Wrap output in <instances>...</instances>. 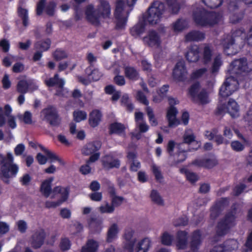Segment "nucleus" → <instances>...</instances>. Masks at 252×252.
<instances>
[{
	"label": "nucleus",
	"mask_w": 252,
	"mask_h": 252,
	"mask_svg": "<svg viewBox=\"0 0 252 252\" xmlns=\"http://www.w3.org/2000/svg\"><path fill=\"white\" fill-rule=\"evenodd\" d=\"M110 14V6L105 0H99L95 6L92 4L89 5L86 10V15L88 20L95 24L99 23L101 18H108Z\"/></svg>",
	"instance_id": "obj_1"
},
{
	"label": "nucleus",
	"mask_w": 252,
	"mask_h": 252,
	"mask_svg": "<svg viewBox=\"0 0 252 252\" xmlns=\"http://www.w3.org/2000/svg\"><path fill=\"white\" fill-rule=\"evenodd\" d=\"M0 177L5 183H8V179L15 177L19 171L17 164L14 163V157L11 152H8L5 156L0 155Z\"/></svg>",
	"instance_id": "obj_2"
},
{
	"label": "nucleus",
	"mask_w": 252,
	"mask_h": 252,
	"mask_svg": "<svg viewBox=\"0 0 252 252\" xmlns=\"http://www.w3.org/2000/svg\"><path fill=\"white\" fill-rule=\"evenodd\" d=\"M127 5H125L124 0H117L116 3L115 16L117 19L116 27L123 28L126 25L127 17L131 10V6H133L137 0H126Z\"/></svg>",
	"instance_id": "obj_3"
},
{
	"label": "nucleus",
	"mask_w": 252,
	"mask_h": 252,
	"mask_svg": "<svg viewBox=\"0 0 252 252\" xmlns=\"http://www.w3.org/2000/svg\"><path fill=\"white\" fill-rule=\"evenodd\" d=\"M220 14L214 12H207L204 9L199 8L193 13V18L195 22L202 26H212L221 19Z\"/></svg>",
	"instance_id": "obj_4"
},
{
	"label": "nucleus",
	"mask_w": 252,
	"mask_h": 252,
	"mask_svg": "<svg viewBox=\"0 0 252 252\" xmlns=\"http://www.w3.org/2000/svg\"><path fill=\"white\" fill-rule=\"evenodd\" d=\"M164 10V6L162 2L155 1L145 15V22L151 25L158 24L160 21Z\"/></svg>",
	"instance_id": "obj_5"
},
{
	"label": "nucleus",
	"mask_w": 252,
	"mask_h": 252,
	"mask_svg": "<svg viewBox=\"0 0 252 252\" xmlns=\"http://www.w3.org/2000/svg\"><path fill=\"white\" fill-rule=\"evenodd\" d=\"M238 86L237 80L234 77L231 76L227 78L220 88V96L222 97H228L238 89Z\"/></svg>",
	"instance_id": "obj_6"
},
{
	"label": "nucleus",
	"mask_w": 252,
	"mask_h": 252,
	"mask_svg": "<svg viewBox=\"0 0 252 252\" xmlns=\"http://www.w3.org/2000/svg\"><path fill=\"white\" fill-rule=\"evenodd\" d=\"M44 82L48 87L57 86V95L62 96H67L68 95V90L63 87L65 83L64 80L59 78L58 74H55L53 78L45 80Z\"/></svg>",
	"instance_id": "obj_7"
},
{
	"label": "nucleus",
	"mask_w": 252,
	"mask_h": 252,
	"mask_svg": "<svg viewBox=\"0 0 252 252\" xmlns=\"http://www.w3.org/2000/svg\"><path fill=\"white\" fill-rule=\"evenodd\" d=\"M252 70V67L250 66V64L248 65L246 60L241 59L234 61L230 65L228 71L230 74H234Z\"/></svg>",
	"instance_id": "obj_8"
},
{
	"label": "nucleus",
	"mask_w": 252,
	"mask_h": 252,
	"mask_svg": "<svg viewBox=\"0 0 252 252\" xmlns=\"http://www.w3.org/2000/svg\"><path fill=\"white\" fill-rule=\"evenodd\" d=\"M41 117L52 126H57L60 122L56 109L52 107L43 109L41 112Z\"/></svg>",
	"instance_id": "obj_9"
},
{
	"label": "nucleus",
	"mask_w": 252,
	"mask_h": 252,
	"mask_svg": "<svg viewBox=\"0 0 252 252\" xmlns=\"http://www.w3.org/2000/svg\"><path fill=\"white\" fill-rule=\"evenodd\" d=\"M235 224V217L232 213L227 214L218 224L217 233L220 235L225 234Z\"/></svg>",
	"instance_id": "obj_10"
},
{
	"label": "nucleus",
	"mask_w": 252,
	"mask_h": 252,
	"mask_svg": "<svg viewBox=\"0 0 252 252\" xmlns=\"http://www.w3.org/2000/svg\"><path fill=\"white\" fill-rule=\"evenodd\" d=\"M134 231L128 228L126 230L124 234V248L128 252H134L136 238L134 236Z\"/></svg>",
	"instance_id": "obj_11"
},
{
	"label": "nucleus",
	"mask_w": 252,
	"mask_h": 252,
	"mask_svg": "<svg viewBox=\"0 0 252 252\" xmlns=\"http://www.w3.org/2000/svg\"><path fill=\"white\" fill-rule=\"evenodd\" d=\"M69 189L68 187L57 186L52 190L51 198H56L59 203H63L68 199Z\"/></svg>",
	"instance_id": "obj_12"
},
{
	"label": "nucleus",
	"mask_w": 252,
	"mask_h": 252,
	"mask_svg": "<svg viewBox=\"0 0 252 252\" xmlns=\"http://www.w3.org/2000/svg\"><path fill=\"white\" fill-rule=\"evenodd\" d=\"M86 74L88 79L84 78L82 76L78 77V80L84 84H88L90 81H97L102 75V74L97 68H94L93 66H90L85 70Z\"/></svg>",
	"instance_id": "obj_13"
},
{
	"label": "nucleus",
	"mask_w": 252,
	"mask_h": 252,
	"mask_svg": "<svg viewBox=\"0 0 252 252\" xmlns=\"http://www.w3.org/2000/svg\"><path fill=\"white\" fill-rule=\"evenodd\" d=\"M143 40L145 44L152 47H158L161 43L159 34L155 31H150Z\"/></svg>",
	"instance_id": "obj_14"
},
{
	"label": "nucleus",
	"mask_w": 252,
	"mask_h": 252,
	"mask_svg": "<svg viewBox=\"0 0 252 252\" xmlns=\"http://www.w3.org/2000/svg\"><path fill=\"white\" fill-rule=\"evenodd\" d=\"M175 79L177 81H183L187 77V71L185 67V63L183 61L178 62L173 72Z\"/></svg>",
	"instance_id": "obj_15"
},
{
	"label": "nucleus",
	"mask_w": 252,
	"mask_h": 252,
	"mask_svg": "<svg viewBox=\"0 0 252 252\" xmlns=\"http://www.w3.org/2000/svg\"><path fill=\"white\" fill-rule=\"evenodd\" d=\"M45 238V233L43 230H36L31 237L30 243L32 246L35 249L40 248L43 244Z\"/></svg>",
	"instance_id": "obj_16"
},
{
	"label": "nucleus",
	"mask_w": 252,
	"mask_h": 252,
	"mask_svg": "<svg viewBox=\"0 0 252 252\" xmlns=\"http://www.w3.org/2000/svg\"><path fill=\"white\" fill-rule=\"evenodd\" d=\"M178 111L174 107H170L167 111L166 117L169 127H174L180 124V122L176 118Z\"/></svg>",
	"instance_id": "obj_17"
},
{
	"label": "nucleus",
	"mask_w": 252,
	"mask_h": 252,
	"mask_svg": "<svg viewBox=\"0 0 252 252\" xmlns=\"http://www.w3.org/2000/svg\"><path fill=\"white\" fill-rule=\"evenodd\" d=\"M135 121L136 128H138L142 132H146L149 128V126L144 120V115L142 112L135 113Z\"/></svg>",
	"instance_id": "obj_18"
},
{
	"label": "nucleus",
	"mask_w": 252,
	"mask_h": 252,
	"mask_svg": "<svg viewBox=\"0 0 252 252\" xmlns=\"http://www.w3.org/2000/svg\"><path fill=\"white\" fill-rule=\"evenodd\" d=\"M224 52L227 55H233L237 53L236 45L234 44L233 39L230 36H228L222 41Z\"/></svg>",
	"instance_id": "obj_19"
},
{
	"label": "nucleus",
	"mask_w": 252,
	"mask_h": 252,
	"mask_svg": "<svg viewBox=\"0 0 252 252\" xmlns=\"http://www.w3.org/2000/svg\"><path fill=\"white\" fill-rule=\"evenodd\" d=\"M152 245V241L150 238H144L135 244L134 250L136 252H148Z\"/></svg>",
	"instance_id": "obj_20"
},
{
	"label": "nucleus",
	"mask_w": 252,
	"mask_h": 252,
	"mask_svg": "<svg viewBox=\"0 0 252 252\" xmlns=\"http://www.w3.org/2000/svg\"><path fill=\"white\" fill-rule=\"evenodd\" d=\"M199 53L198 47L196 45H193L189 48L186 54V58L189 62L195 63L198 61L199 59Z\"/></svg>",
	"instance_id": "obj_21"
},
{
	"label": "nucleus",
	"mask_w": 252,
	"mask_h": 252,
	"mask_svg": "<svg viewBox=\"0 0 252 252\" xmlns=\"http://www.w3.org/2000/svg\"><path fill=\"white\" fill-rule=\"evenodd\" d=\"M100 146V143L98 141L89 142L84 146L82 152L85 155H91L97 151Z\"/></svg>",
	"instance_id": "obj_22"
},
{
	"label": "nucleus",
	"mask_w": 252,
	"mask_h": 252,
	"mask_svg": "<svg viewBox=\"0 0 252 252\" xmlns=\"http://www.w3.org/2000/svg\"><path fill=\"white\" fill-rule=\"evenodd\" d=\"M188 244V233L185 231H178L176 235V246L179 249H184Z\"/></svg>",
	"instance_id": "obj_23"
},
{
	"label": "nucleus",
	"mask_w": 252,
	"mask_h": 252,
	"mask_svg": "<svg viewBox=\"0 0 252 252\" xmlns=\"http://www.w3.org/2000/svg\"><path fill=\"white\" fill-rule=\"evenodd\" d=\"M102 118V114L98 110H93L89 115V123L91 126L95 127L100 123Z\"/></svg>",
	"instance_id": "obj_24"
},
{
	"label": "nucleus",
	"mask_w": 252,
	"mask_h": 252,
	"mask_svg": "<svg viewBox=\"0 0 252 252\" xmlns=\"http://www.w3.org/2000/svg\"><path fill=\"white\" fill-rule=\"evenodd\" d=\"M102 164L106 169L114 167H118L120 166V161L110 156H106L102 158Z\"/></svg>",
	"instance_id": "obj_25"
},
{
	"label": "nucleus",
	"mask_w": 252,
	"mask_h": 252,
	"mask_svg": "<svg viewBox=\"0 0 252 252\" xmlns=\"http://www.w3.org/2000/svg\"><path fill=\"white\" fill-rule=\"evenodd\" d=\"M226 109L227 112L233 118H236L239 116V109L237 102L233 100L230 99L228 101Z\"/></svg>",
	"instance_id": "obj_26"
},
{
	"label": "nucleus",
	"mask_w": 252,
	"mask_h": 252,
	"mask_svg": "<svg viewBox=\"0 0 252 252\" xmlns=\"http://www.w3.org/2000/svg\"><path fill=\"white\" fill-rule=\"evenodd\" d=\"M53 180L54 178L53 177L50 178L43 182L41 185L40 191L46 197H48L50 195L52 197L51 185Z\"/></svg>",
	"instance_id": "obj_27"
},
{
	"label": "nucleus",
	"mask_w": 252,
	"mask_h": 252,
	"mask_svg": "<svg viewBox=\"0 0 252 252\" xmlns=\"http://www.w3.org/2000/svg\"><path fill=\"white\" fill-rule=\"evenodd\" d=\"M119 231V228L118 224L116 223L112 224L108 228L106 241L109 243L112 242L117 237V235Z\"/></svg>",
	"instance_id": "obj_28"
},
{
	"label": "nucleus",
	"mask_w": 252,
	"mask_h": 252,
	"mask_svg": "<svg viewBox=\"0 0 252 252\" xmlns=\"http://www.w3.org/2000/svg\"><path fill=\"white\" fill-rule=\"evenodd\" d=\"M204 38L205 35L203 32L196 31L189 32L185 36V40L187 41H199Z\"/></svg>",
	"instance_id": "obj_29"
},
{
	"label": "nucleus",
	"mask_w": 252,
	"mask_h": 252,
	"mask_svg": "<svg viewBox=\"0 0 252 252\" xmlns=\"http://www.w3.org/2000/svg\"><path fill=\"white\" fill-rule=\"evenodd\" d=\"M201 55L203 63L205 64L209 63L213 56L212 48L208 45H205L202 50Z\"/></svg>",
	"instance_id": "obj_30"
},
{
	"label": "nucleus",
	"mask_w": 252,
	"mask_h": 252,
	"mask_svg": "<svg viewBox=\"0 0 252 252\" xmlns=\"http://www.w3.org/2000/svg\"><path fill=\"white\" fill-rule=\"evenodd\" d=\"M98 247V242L93 239H89L82 247L81 252H96Z\"/></svg>",
	"instance_id": "obj_31"
},
{
	"label": "nucleus",
	"mask_w": 252,
	"mask_h": 252,
	"mask_svg": "<svg viewBox=\"0 0 252 252\" xmlns=\"http://www.w3.org/2000/svg\"><path fill=\"white\" fill-rule=\"evenodd\" d=\"M41 149L44 152L47 158L50 160L51 162L58 161L60 165H64V162L55 153L52 152L43 146H41Z\"/></svg>",
	"instance_id": "obj_32"
},
{
	"label": "nucleus",
	"mask_w": 252,
	"mask_h": 252,
	"mask_svg": "<svg viewBox=\"0 0 252 252\" xmlns=\"http://www.w3.org/2000/svg\"><path fill=\"white\" fill-rule=\"evenodd\" d=\"M126 128V127L123 124L119 123H115L110 125V132L111 133L125 135Z\"/></svg>",
	"instance_id": "obj_33"
},
{
	"label": "nucleus",
	"mask_w": 252,
	"mask_h": 252,
	"mask_svg": "<svg viewBox=\"0 0 252 252\" xmlns=\"http://www.w3.org/2000/svg\"><path fill=\"white\" fill-rule=\"evenodd\" d=\"M201 235L199 231H195L192 235L191 248L193 251L197 249L201 242Z\"/></svg>",
	"instance_id": "obj_34"
},
{
	"label": "nucleus",
	"mask_w": 252,
	"mask_h": 252,
	"mask_svg": "<svg viewBox=\"0 0 252 252\" xmlns=\"http://www.w3.org/2000/svg\"><path fill=\"white\" fill-rule=\"evenodd\" d=\"M126 76L132 80H136L139 77L138 72L133 67L127 66L125 69Z\"/></svg>",
	"instance_id": "obj_35"
},
{
	"label": "nucleus",
	"mask_w": 252,
	"mask_h": 252,
	"mask_svg": "<svg viewBox=\"0 0 252 252\" xmlns=\"http://www.w3.org/2000/svg\"><path fill=\"white\" fill-rule=\"evenodd\" d=\"M182 147H184V143L177 144L173 140H170L168 142L167 147V151L169 154L173 155L174 151L177 150V152L182 149Z\"/></svg>",
	"instance_id": "obj_36"
},
{
	"label": "nucleus",
	"mask_w": 252,
	"mask_h": 252,
	"mask_svg": "<svg viewBox=\"0 0 252 252\" xmlns=\"http://www.w3.org/2000/svg\"><path fill=\"white\" fill-rule=\"evenodd\" d=\"M222 64L221 58L220 55H217L214 58L212 67L211 68V72L213 74H216Z\"/></svg>",
	"instance_id": "obj_37"
},
{
	"label": "nucleus",
	"mask_w": 252,
	"mask_h": 252,
	"mask_svg": "<svg viewBox=\"0 0 252 252\" xmlns=\"http://www.w3.org/2000/svg\"><path fill=\"white\" fill-rule=\"evenodd\" d=\"M51 41L47 39L45 41H39L35 44L34 48L36 50L44 52L48 50L50 47Z\"/></svg>",
	"instance_id": "obj_38"
},
{
	"label": "nucleus",
	"mask_w": 252,
	"mask_h": 252,
	"mask_svg": "<svg viewBox=\"0 0 252 252\" xmlns=\"http://www.w3.org/2000/svg\"><path fill=\"white\" fill-rule=\"evenodd\" d=\"M194 100L198 101L200 103L203 104L209 103L210 99L208 92H207L205 90L202 89Z\"/></svg>",
	"instance_id": "obj_39"
},
{
	"label": "nucleus",
	"mask_w": 252,
	"mask_h": 252,
	"mask_svg": "<svg viewBox=\"0 0 252 252\" xmlns=\"http://www.w3.org/2000/svg\"><path fill=\"white\" fill-rule=\"evenodd\" d=\"M173 239V236L167 231L163 232L160 236L161 243L166 246L171 245Z\"/></svg>",
	"instance_id": "obj_40"
},
{
	"label": "nucleus",
	"mask_w": 252,
	"mask_h": 252,
	"mask_svg": "<svg viewBox=\"0 0 252 252\" xmlns=\"http://www.w3.org/2000/svg\"><path fill=\"white\" fill-rule=\"evenodd\" d=\"M180 171L181 173L186 175L187 179L191 183H195L198 179V176L196 174L188 171L186 168H181Z\"/></svg>",
	"instance_id": "obj_41"
},
{
	"label": "nucleus",
	"mask_w": 252,
	"mask_h": 252,
	"mask_svg": "<svg viewBox=\"0 0 252 252\" xmlns=\"http://www.w3.org/2000/svg\"><path fill=\"white\" fill-rule=\"evenodd\" d=\"M73 120L77 123L86 120L87 117V113L82 110H77L74 111L73 114Z\"/></svg>",
	"instance_id": "obj_42"
},
{
	"label": "nucleus",
	"mask_w": 252,
	"mask_h": 252,
	"mask_svg": "<svg viewBox=\"0 0 252 252\" xmlns=\"http://www.w3.org/2000/svg\"><path fill=\"white\" fill-rule=\"evenodd\" d=\"M90 228L95 231H99L102 228V221L98 219H92L89 222Z\"/></svg>",
	"instance_id": "obj_43"
},
{
	"label": "nucleus",
	"mask_w": 252,
	"mask_h": 252,
	"mask_svg": "<svg viewBox=\"0 0 252 252\" xmlns=\"http://www.w3.org/2000/svg\"><path fill=\"white\" fill-rule=\"evenodd\" d=\"M18 14L23 20V25L25 27L27 26L29 24L28 10L21 7H19L18 9Z\"/></svg>",
	"instance_id": "obj_44"
},
{
	"label": "nucleus",
	"mask_w": 252,
	"mask_h": 252,
	"mask_svg": "<svg viewBox=\"0 0 252 252\" xmlns=\"http://www.w3.org/2000/svg\"><path fill=\"white\" fill-rule=\"evenodd\" d=\"M200 90V85L198 83L193 84L189 89V95L193 99H195L198 95Z\"/></svg>",
	"instance_id": "obj_45"
},
{
	"label": "nucleus",
	"mask_w": 252,
	"mask_h": 252,
	"mask_svg": "<svg viewBox=\"0 0 252 252\" xmlns=\"http://www.w3.org/2000/svg\"><path fill=\"white\" fill-rule=\"evenodd\" d=\"M146 112L150 125L153 126H158V122L155 117L153 109L151 107H148L146 108Z\"/></svg>",
	"instance_id": "obj_46"
},
{
	"label": "nucleus",
	"mask_w": 252,
	"mask_h": 252,
	"mask_svg": "<svg viewBox=\"0 0 252 252\" xmlns=\"http://www.w3.org/2000/svg\"><path fill=\"white\" fill-rule=\"evenodd\" d=\"M29 88L28 81L21 80L17 85V91L21 94H26L28 92Z\"/></svg>",
	"instance_id": "obj_47"
},
{
	"label": "nucleus",
	"mask_w": 252,
	"mask_h": 252,
	"mask_svg": "<svg viewBox=\"0 0 252 252\" xmlns=\"http://www.w3.org/2000/svg\"><path fill=\"white\" fill-rule=\"evenodd\" d=\"M187 27V22L183 19H179L173 24V29L175 32L181 31Z\"/></svg>",
	"instance_id": "obj_48"
},
{
	"label": "nucleus",
	"mask_w": 252,
	"mask_h": 252,
	"mask_svg": "<svg viewBox=\"0 0 252 252\" xmlns=\"http://www.w3.org/2000/svg\"><path fill=\"white\" fill-rule=\"evenodd\" d=\"M195 137L190 129H187L186 130L183 136L184 144L185 143L189 144L191 142L194 141Z\"/></svg>",
	"instance_id": "obj_49"
},
{
	"label": "nucleus",
	"mask_w": 252,
	"mask_h": 252,
	"mask_svg": "<svg viewBox=\"0 0 252 252\" xmlns=\"http://www.w3.org/2000/svg\"><path fill=\"white\" fill-rule=\"evenodd\" d=\"M144 30V25L142 23H138L131 29L130 32L133 36H137L142 33Z\"/></svg>",
	"instance_id": "obj_50"
},
{
	"label": "nucleus",
	"mask_w": 252,
	"mask_h": 252,
	"mask_svg": "<svg viewBox=\"0 0 252 252\" xmlns=\"http://www.w3.org/2000/svg\"><path fill=\"white\" fill-rule=\"evenodd\" d=\"M207 71V69L205 67L199 68L194 70L191 75V78L192 79H199L203 76Z\"/></svg>",
	"instance_id": "obj_51"
},
{
	"label": "nucleus",
	"mask_w": 252,
	"mask_h": 252,
	"mask_svg": "<svg viewBox=\"0 0 252 252\" xmlns=\"http://www.w3.org/2000/svg\"><path fill=\"white\" fill-rule=\"evenodd\" d=\"M67 56V53L62 49H57L53 53V57L57 61L65 59Z\"/></svg>",
	"instance_id": "obj_52"
},
{
	"label": "nucleus",
	"mask_w": 252,
	"mask_h": 252,
	"mask_svg": "<svg viewBox=\"0 0 252 252\" xmlns=\"http://www.w3.org/2000/svg\"><path fill=\"white\" fill-rule=\"evenodd\" d=\"M151 168L156 180L159 182H161L163 177L160 167L156 165L155 164H153L151 166Z\"/></svg>",
	"instance_id": "obj_53"
},
{
	"label": "nucleus",
	"mask_w": 252,
	"mask_h": 252,
	"mask_svg": "<svg viewBox=\"0 0 252 252\" xmlns=\"http://www.w3.org/2000/svg\"><path fill=\"white\" fill-rule=\"evenodd\" d=\"M245 145L240 142L234 140L231 143V147L232 149L236 152H239L242 151L245 148Z\"/></svg>",
	"instance_id": "obj_54"
},
{
	"label": "nucleus",
	"mask_w": 252,
	"mask_h": 252,
	"mask_svg": "<svg viewBox=\"0 0 252 252\" xmlns=\"http://www.w3.org/2000/svg\"><path fill=\"white\" fill-rule=\"evenodd\" d=\"M202 1L211 8H217L222 3V0H202Z\"/></svg>",
	"instance_id": "obj_55"
},
{
	"label": "nucleus",
	"mask_w": 252,
	"mask_h": 252,
	"mask_svg": "<svg viewBox=\"0 0 252 252\" xmlns=\"http://www.w3.org/2000/svg\"><path fill=\"white\" fill-rule=\"evenodd\" d=\"M150 197L155 203L159 204L163 203V200L157 190H153L151 191Z\"/></svg>",
	"instance_id": "obj_56"
},
{
	"label": "nucleus",
	"mask_w": 252,
	"mask_h": 252,
	"mask_svg": "<svg viewBox=\"0 0 252 252\" xmlns=\"http://www.w3.org/2000/svg\"><path fill=\"white\" fill-rule=\"evenodd\" d=\"M19 118L26 124H31L32 123V113L29 111H26L23 116L19 115Z\"/></svg>",
	"instance_id": "obj_57"
},
{
	"label": "nucleus",
	"mask_w": 252,
	"mask_h": 252,
	"mask_svg": "<svg viewBox=\"0 0 252 252\" xmlns=\"http://www.w3.org/2000/svg\"><path fill=\"white\" fill-rule=\"evenodd\" d=\"M71 247V243L69 240L67 238H63L61 239L60 248L62 251H66L69 250Z\"/></svg>",
	"instance_id": "obj_58"
},
{
	"label": "nucleus",
	"mask_w": 252,
	"mask_h": 252,
	"mask_svg": "<svg viewBox=\"0 0 252 252\" xmlns=\"http://www.w3.org/2000/svg\"><path fill=\"white\" fill-rule=\"evenodd\" d=\"M205 168H211L218 164V161L215 158H205Z\"/></svg>",
	"instance_id": "obj_59"
},
{
	"label": "nucleus",
	"mask_w": 252,
	"mask_h": 252,
	"mask_svg": "<svg viewBox=\"0 0 252 252\" xmlns=\"http://www.w3.org/2000/svg\"><path fill=\"white\" fill-rule=\"evenodd\" d=\"M121 102L123 105H125L129 110H132L133 108V105L130 102L129 97L127 94L123 95Z\"/></svg>",
	"instance_id": "obj_60"
},
{
	"label": "nucleus",
	"mask_w": 252,
	"mask_h": 252,
	"mask_svg": "<svg viewBox=\"0 0 252 252\" xmlns=\"http://www.w3.org/2000/svg\"><path fill=\"white\" fill-rule=\"evenodd\" d=\"M112 205H118L120 204L126 203V200L122 196L115 195L112 196Z\"/></svg>",
	"instance_id": "obj_61"
},
{
	"label": "nucleus",
	"mask_w": 252,
	"mask_h": 252,
	"mask_svg": "<svg viewBox=\"0 0 252 252\" xmlns=\"http://www.w3.org/2000/svg\"><path fill=\"white\" fill-rule=\"evenodd\" d=\"M176 159L178 162H180L184 161L186 158V151L182 147V149L179 150L176 155Z\"/></svg>",
	"instance_id": "obj_62"
},
{
	"label": "nucleus",
	"mask_w": 252,
	"mask_h": 252,
	"mask_svg": "<svg viewBox=\"0 0 252 252\" xmlns=\"http://www.w3.org/2000/svg\"><path fill=\"white\" fill-rule=\"evenodd\" d=\"M176 0H167L168 5L170 7L172 12L176 13L179 10V6L177 3L176 2Z\"/></svg>",
	"instance_id": "obj_63"
},
{
	"label": "nucleus",
	"mask_w": 252,
	"mask_h": 252,
	"mask_svg": "<svg viewBox=\"0 0 252 252\" xmlns=\"http://www.w3.org/2000/svg\"><path fill=\"white\" fill-rule=\"evenodd\" d=\"M18 230L21 233H25L27 229V224L23 220H20L16 223Z\"/></svg>",
	"instance_id": "obj_64"
}]
</instances>
